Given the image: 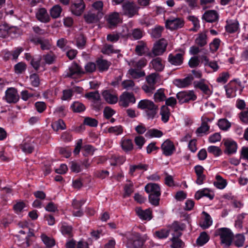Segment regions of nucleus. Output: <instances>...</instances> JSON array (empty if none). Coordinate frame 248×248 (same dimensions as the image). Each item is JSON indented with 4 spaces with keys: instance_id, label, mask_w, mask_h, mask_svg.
Masks as SVG:
<instances>
[{
    "instance_id": "nucleus-44",
    "label": "nucleus",
    "mask_w": 248,
    "mask_h": 248,
    "mask_svg": "<svg viewBox=\"0 0 248 248\" xmlns=\"http://www.w3.org/2000/svg\"><path fill=\"white\" fill-rule=\"evenodd\" d=\"M217 125L222 130H228L231 126V123L226 118L220 119L218 121Z\"/></svg>"
},
{
    "instance_id": "nucleus-49",
    "label": "nucleus",
    "mask_w": 248,
    "mask_h": 248,
    "mask_svg": "<svg viewBox=\"0 0 248 248\" xmlns=\"http://www.w3.org/2000/svg\"><path fill=\"white\" fill-rule=\"evenodd\" d=\"M62 11L61 7L59 5H55L51 9L50 15L54 18H58L60 16Z\"/></svg>"
},
{
    "instance_id": "nucleus-12",
    "label": "nucleus",
    "mask_w": 248,
    "mask_h": 248,
    "mask_svg": "<svg viewBox=\"0 0 248 248\" xmlns=\"http://www.w3.org/2000/svg\"><path fill=\"white\" fill-rule=\"evenodd\" d=\"M102 95L109 104H115L118 101L117 93L112 90H106L102 92Z\"/></svg>"
},
{
    "instance_id": "nucleus-48",
    "label": "nucleus",
    "mask_w": 248,
    "mask_h": 248,
    "mask_svg": "<svg viewBox=\"0 0 248 248\" xmlns=\"http://www.w3.org/2000/svg\"><path fill=\"white\" fill-rule=\"evenodd\" d=\"M160 196L161 194H158V193L155 195L149 194L148 199L149 202L155 206L159 205Z\"/></svg>"
},
{
    "instance_id": "nucleus-18",
    "label": "nucleus",
    "mask_w": 248,
    "mask_h": 248,
    "mask_svg": "<svg viewBox=\"0 0 248 248\" xmlns=\"http://www.w3.org/2000/svg\"><path fill=\"white\" fill-rule=\"evenodd\" d=\"M28 42L30 45L34 46L40 45L41 46H49L51 45L50 41L47 39L42 40L33 35L28 38Z\"/></svg>"
},
{
    "instance_id": "nucleus-1",
    "label": "nucleus",
    "mask_w": 248,
    "mask_h": 248,
    "mask_svg": "<svg viewBox=\"0 0 248 248\" xmlns=\"http://www.w3.org/2000/svg\"><path fill=\"white\" fill-rule=\"evenodd\" d=\"M137 108L141 110H145L147 118L149 120L154 119L158 110V106L152 101L148 99H143L140 101Z\"/></svg>"
},
{
    "instance_id": "nucleus-45",
    "label": "nucleus",
    "mask_w": 248,
    "mask_h": 248,
    "mask_svg": "<svg viewBox=\"0 0 248 248\" xmlns=\"http://www.w3.org/2000/svg\"><path fill=\"white\" fill-rule=\"evenodd\" d=\"M166 50V47H153L152 51L148 53V55L151 57L162 55Z\"/></svg>"
},
{
    "instance_id": "nucleus-2",
    "label": "nucleus",
    "mask_w": 248,
    "mask_h": 248,
    "mask_svg": "<svg viewBox=\"0 0 248 248\" xmlns=\"http://www.w3.org/2000/svg\"><path fill=\"white\" fill-rule=\"evenodd\" d=\"M215 236H219L221 245L229 247L232 244L233 233L227 228H221L216 230Z\"/></svg>"
},
{
    "instance_id": "nucleus-33",
    "label": "nucleus",
    "mask_w": 248,
    "mask_h": 248,
    "mask_svg": "<svg viewBox=\"0 0 248 248\" xmlns=\"http://www.w3.org/2000/svg\"><path fill=\"white\" fill-rule=\"evenodd\" d=\"M245 241V237L243 233L233 234L232 244L238 248L242 247Z\"/></svg>"
},
{
    "instance_id": "nucleus-39",
    "label": "nucleus",
    "mask_w": 248,
    "mask_h": 248,
    "mask_svg": "<svg viewBox=\"0 0 248 248\" xmlns=\"http://www.w3.org/2000/svg\"><path fill=\"white\" fill-rule=\"evenodd\" d=\"M151 63L154 69L157 72L163 71L164 68V65L162 63V60L160 58L157 57L154 59Z\"/></svg>"
},
{
    "instance_id": "nucleus-21",
    "label": "nucleus",
    "mask_w": 248,
    "mask_h": 248,
    "mask_svg": "<svg viewBox=\"0 0 248 248\" xmlns=\"http://www.w3.org/2000/svg\"><path fill=\"white\" fill-rule=\"evenodd\" d=\"M96 67L100 72H103L108 70L111 65V62L102 58H97L95 61Z\"/></svg>"
},
{
    "instance_id": "nucleus-51",
    "label": "nucleus",
    "mask_w": 248,
    "mask_h": 248,
    "mask_svg": "<svg viewBox=\"0 0 248 248\" xmlns=\"http://www.w3.org/2000/svg\"><path fill=\"white\" fill-rule=\"evenodd\" d=\"M98 121L94 119L89 117L84 118L83 124L91 127H96L98 125Z\"/></svg>"
},
{
    "instance_id": "nucleus-16",
    "label": "nucleus",
    "mask_w": 248,
    "mask_h": 248,
    "mask_svg": "<svg viewBox=\"0 0 248 248\" xmlns=\"http://www.w3.org/2000/svg\"><path fill=\"white\" fill-rule=\"evenodd\" d=\"M85 5L83 0H76L71 6L72 13L76 16H80L83 12Z\"/></svg>"
},
{
    "instance_id": "nucleus-11",
    "label": "nucleus",
    "mask_w": 248,
    "mask_h": 248,
    "mask_svg": "<svg viewBox=\"0 0 248 248\" xmlns=\"http://www.w3.org/2000/svg\"><path fill=\"white\" fill-rule=\"evenodd\" d=\"M161 149L162 154L166 156H170L176 151L173 142L170 139H167L161 144Z\"/></svg>"
},
{
    "instance_id": "nucleus-15",
    "label": "nucleus",
    "mask_w": 248,
    "mask_h": 248,
    "mask_svg": "<svg viewBox=\"0 0 248 248\" xmlns=\"http://www.w3.org/2000/svg\"><path fill=\"white\" fill-rule=\"evenodd\" d=\"M104 14L101 11L92 10L84 15L85 21L88 23H96L102 18Z\"/></svg>"
},
{
    "instance_id": "nucleus-27",
    "label": "nucleus",
    "mask_w": 248,
    "mask_h": 248,
    "mask_svg": "<svg viewBox=\"0 0 248 248\" xmlns=\"http://www.w3.org/2000/svg\"><path fill=\"white\" fill-rule=\"evenodd\" d=\"M239 29V24L237 20H229L226 21V31L232 33L236 32Z\"/></svg>"
},
{
    "instance_id": "nucleus-53",
    "label": "nucleus",
    "mask_w": 248,
    "mask_h": 248,
    "mask_svg": "<svg viewBox=\"0 0 248 248\" xmlns=\"http://www.w3.org/2000/svg\"><path fill=\"white\" fill-rule=\"evenodd\" d=\"M170 240L172 242L171 248H183L185 245V243L180 239L171 238Z\"/></svg>"
},
{
    "instance_id": "nucleus-62",
    "label": "nucleus",
    "mask_w": 248,
    "mask_h": 248,
    "mask_svg": "<svg viewBox=\"0 0 248 248\" xmlns=\"http://www.w3.org/2000/svg\"><path fill=\"white\" fill-rule=\"evenodd\" d=\"M200 61L198 57L193 56L191 57L188 62V65L191 68H194L199 65Z\"/></svg>"
},
{
    "instance_id": "nucleus-8",
    "label": "nucleus",
    "mask_w": 248,
    "mask_h": 248,
    "mask_svg": "<svg viewBox=\"0 0 248 248\" xmlns=\"http://www.w3.org/2000/svg\"><path fill=\"white\" fill-rule=\"evenodd\" d=\"M3 98L8 103L16 104L19 101L20 97L17 89L11 87L6 90L5 96Z\"/></svg>"
},
{
    "instance_id": "nucleus-29",
    "label": "nucleus",
    "mask_w": 248,
    "mask_h": 248,
    "mask_svg": "<svg viewBox=\"0 0 248 248\" xmlns=\"http://www.w3.org/2000/svg\"><path fill=\"white\" fill-rule=\"evenodd\" d=\"M122 149L125 152H128L131 151L134 148V144L131 139L125 138H122L120 142Z\"/></svg>"
},
{
    "instance_id": "nucleus-56",
    "label": "nucleus",
    "mask_w": 248,
    "mask_h": 248,
    "mask_svg": "<svg viewBox=\"0 0 248 248\" xmlns=\"http://www.w3.org/2000/svg\"><path fill=\"white\" fill-rule=\"evenodd\" d=\"M164 28L163 27L157 26L152 30L151 34L152 37L154 38H158L161 35L162 32Z\"/></svg>"
},
{
    "instance_id": "nucleus-9",
    "label": "nucleus",
    "mask_w": 248,
    "mask_h": 248,
    "mask_svg": "<svg viewBox=\"0 0 248 248\" xmlns=\"http://www.w3.org/2000/svg\"><path fill=\"white\" fill-rule=\"evenodd\" d=\"M136 98L132 93L124 92L120 96L119 105L123 108H127L130 103L134 104Z\"/></svg>"
},
{
    "instance_id": "nucleus-47",
    "label": "nucleus",
    "mask_w": 248,
    "mask_h": 248,
    "mask_svg": "<svg viewBox=\"0 0 248 248\" xmlns=\"http://www.w3.org/2000/svg\"><path fill=\"white\" fill-rule=\"evenodd\" d=\"M91 107L96 111H99L101 110L103 108V103L101 101V97L95 100H92Z\"/></svg>"
},
{
    "instance_id": "nucleus-37",
    "label": "nucleus",
    "mask_w": 248,
    "mask_h": 248,
    "mask_svg": "<svg viewBox=\"0 0 248 248\" xmlns=\"http://www.w3.org/2000/svg\"><path fill=\"white\" fill-rule=\"evenodd\" d=\"M170 234V230L166 229H161L156 231L154 233L155 238L158 239H164L167 238Z\"/></svg>"
},
{
    "instance_id": "nucleus-20",
    "label": "nucleus",
    "mask_w": 248,
    "mask_h": 248,
    "mask_svg": "<svg viewBox=\"0 0 248 248\" xmlns=\"http://www.w3.org/2000/svg\"><path fill=\"white\" fill-rule=\"evenodd\" d=\"M135 211L138 216L142 220H150L152 218V212L149 208L143 210L139 207L135 209Z\"/></svg>"
},
{
    "instance_id": "nucleus-38",
    "label": "nucleus",
    "mask_w": 248,
    "mask_h": 248,
    "mask_svg": "<svg viewBox=\"0 0 248 248\" xmlns=\"http://www.w3.org/2000/svg\"><path fill=\"white\" fill-rule=\"evenodd\" d=\"M164 89L160 88L157 90L154 95V99L155 102H160L166 99V96L164 93Z\"/></svg>"
},
{
    "instance_id": "nucleus-4",
    "label": "nucleus",
    "mask_w": 248,
    "mask_h": 248,
    "mask_svg": "<svg viewBox=\"0 0 248 248\" xmlns=\"http://www.w3.org/2000/svg\"><path fill=\"white\" fill-rule=\"evenodd\" d=\"M123 14L128 17L139 15L140 7L133 1H125L122 5Z\"/></svg>"
},
{
    "instance_id": "nucleus-54",
    "label": "nucleus",
    "mask_w": 248,
    "mask_h": 248,
    "mask_svg": "<svg viewBox=\"0 0 248 248\" xmlns=\"http://www.w3.org/2000/svg\"><path fill=\"white\" fill-rule=\"evenodd\" d=\"M196 43L201 46L206 44V35L204 33H202L199 35L195 40Z\"/></svg>"
},
{
    "instance_id": "nucleus-7",
    "label": "nucleus",
    "mask_w": 248,
    "mask_h": 248,
    "mask_svg": "<svg viewBox=\"0 0 248 248\" xmlns=\"http://www.w3.org/2000/svg\"><path fill=\"white\" fill-rule=\"evenodd\" d=\"M222 143L225 147L224 153L228 155L234 154L236 153L238 145L237 142L232 139H224Z\"/></svg>"
},
{
    "instance_id": "nucleus-31",
    "label": "nucleus",
    "mask_w": 248,
    "mask_h": 248,
    "mask_svg": "<svg viewBox=\"0 0 248 248\" xmlns=\"http://www.w3.org/2000/svg\"><path fill=\"white\" fill-rule=\"evenodd\" d=\"M70 109L74 113H80L84 112L86 108L85 106L79 101H74L70 106Z\"/></svg>"
},
{
    "instance_id": "nucleus-40",
    "label": "nucleus",
    "mask_w": 248,
    "mask_h": 248,
    "mask_svg": "<svg viewBox=\"0 0 248 248\" xmlns=\"http://www.w3.org/2000/svg\"><path fill=\"white\" fill-rule=\"evenodd\" d=\"M163 135V133L156 128H152L147 131V132L145 134V136L146 137H149L150 138H160Z\"/></svg>"
},
{
    "instance_id": "nucleus-30",
    "label": "nucleus",
    "mask_w": 248,
    "mask_h": 248,
    "mask_svg": "<svg viewBox=\"0 0 248 248\" xmlns=\"http://www.w3.org/2000/svg\"><path fill=\"white\" fill-rule=\"evenodd\" d=\"M226 96L228 98H231L236 95V92L237 90L236 85L232 81L224 86Z\"/></svg>"
},
{
    "instance_id": "nucleus-63",
    "label": "nucleus",
    "mask_w": 248,
    "mask_h": 248,
    "mask_svg": "<svg viewBox=\"0 0 248 248\" xmlns=\"http://www.w3.org/2000/svg\"><path fill=\"white\" fill-rule=\"evenodd\" d=\"M230 77L228 72H223L221 73L217 79V81L218 83H225L227 82Z\"/></svg>"
},
{
    "instance_id": "nucleus-36",
    "label": "nucleus",
    "mask_w": 248,
    "mask_h": 248,
    "mask_svg": "<svg viewBox=\"0 0 248 248\" xmlns=\"http://www.w3.org/2000/svg\"><path fill=\"white\" fill-rule=\"evenodd\" d=\"M209 240V236L205 232H202L196 240V243L199 246H202Z\"/></svg>"
},
{
    "instance_id": "nucleus-57",
    "label": "nucleus",
    "mask_w": 248,
    "mask_h": 248,
    "mask_svg": "<svg viewBox=\"0 0 248 248\" xmlns=\"http://www.w3.org/2000/svg\"><path fill=\"white\" fill-rule=\"evenodd\" d=\"M208 151L209 153L213 154L216 156L221 155L222 152L219 147L216 146H210L208 147Z\"/></svg>"
},
{
    "instance_id": "nucleus-32",
    "label": "nucleus",
    "mask_w": 248,
    "mask_h": 248,
    "mask_svg": "<svg viewBox=\"0 0 248 248\" xmlns=\"http://www.w3.org/2000/svg\"><path fill=\"white\" fill-rule=\"evenodd\" d=\"M194 85L195 88L200 89L203 93L209 96L212 94L208 86L202 81H194Z\"/></svg>"
},
{
    "instance_id": "nucleus-52",
    "label": "nucleus",
    "mask_w": 248,
    "mask_h": 248,
    "mask_svg": "<svg viewBox=\"0 0 248 248\" xmlns=\"http://www.w3.org/2000/svg\"><path fill=\"white\" fill-rule=\"evenodd\" d=\"M73 96V91L72 89H66L62 91V95L61 97L62 100H70Z\"/></svg>"
},
{
    "instance_id": "nucleus-46",
    "label": "nucleus",
    "mask_w": 248,
    "mask_h": 248,
    "mask_svg": "<svg viewBox=\"0 0 248 248\" xmlns=\"http://www.w3.org/2000/svg\"><path fill=\"white\" fill-rule=\"evenodd\" d=\"M52 127L55 131L64 130L66 128V125L64 121L60 119L52 124Z\"/></svg>"
},
{
    "instance_id": "nucleus-25",
    "label": "nucleus",
    "mask_w": 248,
    "mask_h": 248,
    "mask_svg": "<svg viewBox=\"0 0 248 248\" xmlns=\"http://www.w3.org/2000/svg\"><path fill=\"white\" fill-rule=\"evenodd\" d=\"M81 70L80 67L76 62H73L71 66L69 67L68 72L66 76L69 78H73L75 75H79L84 74Z\"/></svg>"
},
{
    "instance_id": "nucleus-41",
    "label": "nucleus",
    "mask_w": 248,
    "mask_h": 248,
    "mask_svg": "<svg viewBox=\"0 0 248 248\" xmlns=\"http://www.w3.org/2000/svg\"><path fill=\"white\" fill-rule=\"evenodd\" d=\"M41 56L38 55L34 56V58H33V59H31V62H30L31 65L36 71L39 70L41 65L43 66V65H44L43 62H41Z\"/></svg>"
},
{
    "instance_id": "nucleus-24",
    "label": "nucleus",
    "mask_w": 248,
    "mask_h": 248,
    "mask_svg": "<svg viewBox=\"0 0 248 248\" xmlns=\"http://www.w3.org/2000/svg\"><path fill=\"white\" fill-rule=\"evenodd\" d=\"M35 16L37 19L42 22L47 23L50 20V17L45 8L38 9Z\"/></svg>"
},
{
    "instance_id": "nucleus-17",
    "label": "nucleus",
    "mask_w": 248,
    "mask_h": 248,
    "mask_svg": "<svg viewBox=\"0 0 248 248\" xmlns=\"http://www.w3.org/2000/svg\"><path fill=\"white\" fill-rule=\"evenodd\" d=\"M193 79L194 78L193 76L190 75L184 78L175 79L173 80V83L176 86L180 88H183L187 87L189 85H190Z\"/></svg>"
},
{
    "instance_id": "nucleus-3",
    "label": "nucleus",
    "mask_w": 248,
    "mask_h": 248,
    "mask_svg": "<svg viewBox=\"0 0 248 248\" xmlns=\"http://www.w3.org/2000/svg\"><path fill=\"white\" fill-rule=\"evenodd\" d=\"M145 240L139 232H134L131 237L128 239L127 248H142Z\"/></svg>"
},
{
    "instance_id": "nucleus-60",
    "label": "nucleus",
    "mask_w": 248,
    "mask_h": 248,
    "mask_svg": "<svg viewBox=\"0 0 248 248\" xmlns=\"http://www.w3.org/2000/svg\"><path fill=\"white\" fill-rule=\"evenodd\" d=\"M60 230L63 235H70L72 231V228L71 226L66 225L65 223H63Z\"/></svg>"
},
{
    "instance_id": "nucleus-19",
    "label": "nucleus",
    "mask_w": 248,
    "mask_h": 248,
    "mask_svg": "<svg viewBox=\"0 0 248 248\" xmlns=\"http://www.w3.org/2000/svg\"><path fill=\"white\" fill-rule=\"evenodd\" d=\"M21 149L26 154H31L34 149V141L30 138H26L21 144Z\"/></svg>"
},
{
    "instance_id": "nucleus-59",
    "label": "nucleus",
    "mask_w": 248,
    "mask_h": 248,
    "mask_svg": "<svg viewBox=\"0 0 248 248\" xmlns=\"http://www.w3.org/2000/svg\"><path fill=\"white\" fill-rule=\"evenodd\" d=\"M85 97L90 100H95L101 97L98 91L91 92L85 94Z\"/></svg>"
},
{
    "instance_id": "nucleus-6",
    "label": "nucleus",
    "mask_w": 248,
    "mask_h": 248,
    "mask_svg": "<svg viewBox=\"0 0 248 248\" xmlns=\"http://www.w3.org/2000/svg\"><path fill=\"white\" fill-rule=\"evenodd\" d=\"M176 97L180 104L195 101L197 99V96L193 91L179 92L176 94Z\"/></svg>"
},
{
    "instance_id": "nucleus-28",
    "label": "nucleus",
    "mask_w": 248,
    "mask_h": 248,
    "mask_svg": "<svg viewBox=\"0 0 248 248\" xmlns=\"http://www.w3.org/2000/svg\"><path fill=\"white\" fill-rule=\"evenodd\" d=\"M144 189L145 192L149 194L155 195L157 193L161 194L160 187L157 184L148 183L145 186Z\"/></svg>"
},
{
    "instance_id": "nucleus-14",
    "label": "nucleus",
    "mask_w": 248,
    "mask_h": 248,
    "mask_svg": "<svg viewBox=\"0 0 248 248\" xmlns=\"http://www.w3.org/2000/svg\"><path fill=\"white\" fill-rule=\"evenodd\" d=\"M105 18L108 28L111 29L115 27L122 22L120 15L117 12L111 13L106 16Z\"/></svg>"
},
{
    "instance_id": "nucleus-64",
    "label": "nucleus",
    "mask_w": 248,
    "mask_h": 248,
    "mask_svg": "<svg viewBox=\"0 0 248 248\" xmlns=\"http://www.w3.org/2000/svg\"><path fill=\"white\" fill-rule=\"evenodd\" d=\"M70 169L72 171L75 173H78L82 170L81 165L75 161L70 162Z\"/></svg>"
},
{
    "instance_id": "nucleus-10",
    "label": "nucleus",
    "mask_w": 248,
    "mask_h": 248,
    "mask_svg": "<svg viewBox=\"0 0 248 248\" xmlns=\"http://www.w3.org/2000/svg\"><path fill=\"white\" fill-rule=\"evenodd\" d=\"M82 148L87 154H91V155H93V152L95 150L93 146L90 144H87L82 147V140L80 139H78L76 143L75 148L73 151L74 155H78Z\"/></svg>"
},
{
    "instance_id": "nucleus-23",
    "label": "nucleus",
    "mask_w": 248,
    "mask_h": 248,
    "mask_svg": "<svg viewBox=\"0 0 248 248\" xmlns=\"http://www.w3.org/2000/svg\"><path fill=\"white\" fill-rule=\"evenodd\" d=\"M194 169L197 177L196 183L198 185H201L203 183V181L206 178V176L203 174L204 169L200 165L195 166Z\"/></svg>"
},
{
    "instance_id": "nucleus-5",
    "label": "nucleus",
    "mask_w": 248,
    "mask_h": 248,
    "mask_svg": "<svg viewBox=\"0 0 248 248\" xmlns=\"http://www.w3.org/2000/svg\"><path fill=\"white\" fill-rule=\"evenodd\" d=\"M185 54V47L180 48L174 53H170L168 56V62L174 65H180L183 62V56Z\"/></svg>"
},
{
    "instance_id": "nucleus-61",
    "label": "nucleus",
    "mask_w": 248,
    "mask_h": 248,
    "mask_svg": "<svg viewBox=\"0 0 248 248\" xmlns=\"http://www.w3.org/2000/svg\"><path fill=\"white\" fill-rule=\"evenodd\" d=\"M96 65L95 62H88L85 66V70L86 73H92L96 69Z\"/></svg>"
},
{
    "instance_id": "nucleus-42",
    "label": "nucleus",
    "mask_w": 248,
    "mask_h": 248,
    "mask_svg": "<svg viewBox=\"0 0 248 248\" xmlns=\"http://www.w3.org/2000/svg\"><path fill=\"white\" fill-rule=\"evenodd\" d=\"M41 238L46 247L52 248L55 245V240L54 238L49 237L44 233L41 234Z\"/></svg>"
},
{
    "instance_id": "nucleus-13",
    "label": "nucleus",
    "mask_w": 248,
    "mask_h": 248,
    "mask_svg": "<svg viewBox=\"0 0 248 248\" xmlns=\"http://www.w3.org/2000/svg\"><path fill=\"white\" fill-rule=\"evenodd\" d=\"M184 24L182 18L170 17L166 21V27L170 30H175L182 28Z\"/></svg>"
},
{
    "instance_id": "nucleus-50",
    "label": "nucleus",
    "mask_w": 248,
    "mask_h": 248,
    "mask_svg": "<svg viewBox=\"0 0 248 248\" xmlns=\"http://www.w3.org/2000/svg\"><path fill=\"white\" fill-rule=\"evenodd\" d=\"M27 65L23 62H19L14 66V70L16 73L21 74L26 70Z\"/></svg>"
},
{
    "instance_id": "nucleus-43",
    "label": "nucleus",
    "mask_w": 248,
    "mask_h": 248,
    "mask_svg": "<svg viewBox=\"0 0 248 248\" xmlns=\"http://www.w3.org/2000/svg\"><path fill=\"white\" fill-rule=\"evenodd\" d=\"M210 129V126L208 124H205V123H202L201 126L198 127L196 130V134L197 136L201 137L202 136V134H207V132Z\"/></svg>"
},
{
    "instance_id": "nucleus-55",
    "label": "nucleus",
    "mask_w": 248,
    "mask_h": 248,
    "mask_svg": "<svg viewBox=\"0 0 248 248\" xmlns=\"http://www.w3.org/2000/svg\"><path fill=\"white\" fill-rule=\"evenodd\" d=\"M115 111L109 106H107L104 108L103 111L104 117L106 119H109L115 113Z\"/></svg>"
},
{
    "instance_id": "nucleus-26",
    "label": "nucleus",
    "mask_w": 248,
    "mask_h": 248,
    "mask_svg": "<svg viewBox=\"0 0 248 248\" xmlns=\"http://www.w3.org/2000/svg\"><path fill=\"white\" fill-rule=\"evenodd\" d=\"M211 190L207 188H204L198 190L195 194V198L199 200L203 197L208 198L210 200H212L214 199V194L210 193Z\"/></svg>"
},
{
    "instance_id": "nucleus-22",
    "label": "nucleus",
    "mask_w": 248,
    "mask_h": 248,
    "mask_svg": "<svg viewBox=\"0 0 248 248\" xmlns=\"http://www.w3.org/2000/svg\"><path fill=\"white\" fill-rule=\"evenodd\" d=\"M202 19L207 22H215L218 20V14L215 10H208L202 15Z\"/></svg>"
},
{
    "instance_id": "nucleus-58",
    "label": "nucleus",
    "mask_w": 248,
    "mask_h": 248,
    "mask_svg": "<svg viewBox=\"0 0 248 248\" xmlns=\"http://www.w3.org/2000/svg\"><path fill=\"white\" fill-rule=\"evenodd\" d=\"M108 132L109 133H112L115 135H119L121 134L123 132V127L121 125L111 126L108 128Z\"/></svg>"
},
{
    "instance_id": "nucleus-34",
    "label": "nucleus",
    "mask_w": 248,
    "mask_h": 248,
    "mask_svg": "<svg viewBox=\"0 0 248 248\" xmlns=\"http://www.w3.org/2000/svg\"><path fill=\"white\" fill-rule=\"evenodd\" d=\"M160 114L161 116V120L164 123H167L170 115V109L166 105H163L160 108Z\"/></svg>"
},
{
    "instance_id": "nucleus-35",
    "label": "nucleus",
    "mask_w": 248,
    "mask_h": 248,
    "mask_svg": "<svg viewBox=\"0 0 248 248\" xmlns=\"http://www.w3.org/2000/svg\"><path fill=\"white\" fill-rule=\"evenodd\" d=\"M215 178L216 181L214 182V185L217 188L223 189L227 186V182L226 180L223 179L221 175L217 174Z\"/></svg>"
}]
</instances>
